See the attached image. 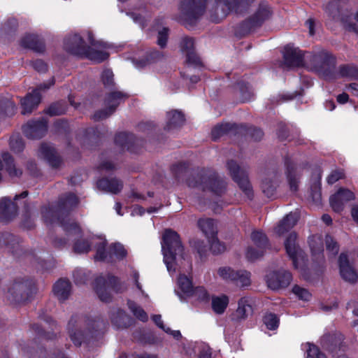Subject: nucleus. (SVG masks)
Listing matches in <instances>:
<instances>
[{
    "label": "nucleus",
    "instance_id": "f257e3e1",
    "mask_svg": "<svg viewBox=\"0 0 358 358\" xmlns=\"http://www.w3.org/2000/svg\"><path fill=\"white\" fill-rule=\"evenodd\" d=\"M65 48L74 55L85 56L96 63L104 61L109 55L105 50V45L95 41L91 34H88L85 38L78 34L69 36L65 41Z\"/></svg>",
    "mask_w": 358,
    "mask_h": 358
},
{
    "label": "nucleus",
    "instance_id": "f03ea898",
    "mask_svg": "<svg viewBox=\"0 0 358 358\" xmlns=\"http://www.w3.org/2000/svg\"><path fill=\"white\" fill-rule=\"evenodd\" d=\"M162 250L164 262L168 271L174 273L183 258V248L181 245L178 234L171 229H166L162 236Z\"/></svg>",
    "mask_w": 358,
    "mask_h": 358
},
{
    "label": "nucleus",
    "instance_id": "7ed1b4c3",
    "mask_svg": "<svg viewBox=\"0 0 358 358\" xmlns=\"http://www.w3.org/2000/svg\"><path fill=\"white\" fill-rule=\"evenodd\" d=\"M311 67L326 80L336 78V73L334 72L335 59L326 51H322L313 56Z\"/></svg>",
    "mask_w": 358,
    "mask_h": 358
},
{
    "label": "nucleus",
    "instance_id": "20e7f679",
    "mask_svg": "<svg viewBox=\"0 0 358 358\" xmlns=\"http://www.w3.org/2000/svg\"><path fill=\"white\" fill-rule=\"evenodd\" d=\"M99 243L101 245L96 250L95 256L96 259L103 260L106 262H113L117 259H122L127 255V250L124 246L120 243L112 244L108 250H106V241L104 238L96 239ZM97 241H96V243Z\"/></svg>",
    "mask_w": 358,
    "mask_h": 358
},
{
    "label": "nucleus",
    "instance_id": "39448f33",
    "mask_svg": "<svg viewBox=\"0 0 358 358\" xmlns=\"http://www.w3.org/2000/svg\"><path fill=\"white\" fill-rule=\"evenodd\" d=\"M285 248L296 268L304 262L303 252L296 243V234L294 232L289 234L285 241Z\"/></svg>",
    "mask_w": 358,
    "mask_h": 358
},
{
    "label": "nucleus",
    "instance_id": "423d86ee",
    "mask_svg": "<svg viewBox=\"0 0 358 358\" xmlns=\"http://www.w3.org/2000/svg\"><path fill=\"white\" fill-rule=\"evenodd\" d=\"M255 246L248 248L246 257L250 260H255L263 255L267 245V238L261 231H254L251 235Z\"/></svg>",
    "mask_w": 358,
    "mask_h": 358
},
{
    "label": "nucleus",
    "instance_id": "0eeeda50",
    "mask_svg": "<svg viewBox=\"0 0 358 358\" xmlns=\"http://www.w3.org/2000/svg\"><path fill=\"white\" fill-rule=\"evenodd\" d=\"M338 268L340 275L345 281L350 283H355L357 281L358 273L345 253H341L339 256Z\"/></svg>",
    "mask_w": 358,
    "mask_h": 358
},
{
    "label": "nucleus",
    "instance_id": "6e6552de",
    "mask_svg": "<svg viewBox=\"0 0 358 358\" xmlns=\"http://www.w3.org/2000/svg\"><path fill=\"white\" fill-rule=\"evenodd\" d=\"M291 280V273L285 270L271 272L266 276L268 286L273 290L288 286Z\"/></svg>",
    "mask_w": 358,
    "mask_h": 358
},
{
    "label": "nucleus",
    "instance_id": "1a4fd4ad",
    "mask_svg": "<svg viewBox=\"0 0 358 358\" xmlns=\"http://www.w3.org/2000/svg\"><path fill=\"white\" fill-rule=\"evenodd\" d=\"M354 199L355 194L352 192L345 188H340L330 197V203L334 211L340 212L347 202Z\"/></svg>",
    "mask_w": 358,
    "mask_h": 358
},
{
    "label": "nucleus",
    "instance_id": "9d476101",
    "mask_svg": "<svg viewBox=\"0 0 358 358\" xmlns=\"http://www.w3.org/2000/svg\"><path fill=\"white\" fill-rule=\"evenodd\" d=\"M52 85H53L52 80L50 83L49 86L41 85L38 90L33 91V92L31 94L27 95L22 101V113L23 115L31 113V111L39 104V103L41 101V94L38 92V90L47 89Z\"/></svg>",
    "mask_w": 358,
    "mask_h": 358
},
{
    "label": "nucleus",
    "instance_id": "9b49d317",
    "mask_svg": "<svg viewBox=\"0 0 358 358\" xmlns=\"http://www.w3.org/2000/svg\"><path fill=\"white\" fill-rule=\"evenodd\" d=\"M124 95L120 92H114L109 94L106 100V104L108 106L107 111H99L96 113L94 117L95 120H101L107 117L112 114L120 101L123 99Z\"/></svg>",
    "mask_w": 358,
    "mask_h": 358
},
{
    "label": "nucleus",
    "instance_id": "f8f14e48",
    "mask_svg": "<svg viewBox=\"0 0 358 358\" xmlns=\"http://www.w3.org/2000/svg\"><path fill=\"white\" fill-rule=\"evenodd\" d=\"M23 131L28 138H41L47 131L46 122L43 120L29 122L24 126Z\"/></svg>",
    "mask_w": 358,
    "mask_h": 358
},
{
    "label": "nucleus",
    "instance_id": "ddd939ff",
    "mask_svg": "<svg viewBox=\"0 0 358 358\" xmlns=\"http://www.w3.org/2000/svg\"><path fill=\"white\" fill-rule=\"evenodd\" d=\"M206 1V0L185 1L182 3L181 8L189 15L196 17L204 12Z\"/></svg>",
    "mask_w": 358,
    "mask_h": 358
},
{
    "label": "nucleus",
    "instance_id": "4468645a",
    "mask_svg": "<svg viewBox=\"0 0 358 358\" xmlns=\"http://www.w3.org/2000/svg\"><path fill=\"white\" fill-rule=\"evenodd\" d=\"M252 313L250 300L248 297H243L238 302V308L233 315L232 319L236 321L245 320Z\"/></svg>",
    "mask_w": 358,
    "mask_h": 358
},
{
    "label": "nucleus",
    "instance_id": "2eb2a0df",
    "mask_svg": "<svg viewBox=\"0 0 358 358\" xmlns=\"http://www.w3.org/2000/svg\"><path fill=\"white\" fill-rule=\"evenodd\" d=\"M39 155L46 159L52 166H58L62 162L55 148L50 145H42L39 149Z\"/></svg>",
    "mask_w": 358,
    "mask_h": 358
},
{
    "label": "nucleus",
    "instance_id": "dca6fc26",
    "mask_svg": "<svg viewBox=\"0 0 358 358\" xmlns=\"http://www.w3.org/2000/svg\"><path fill=\"white\" fill-rule=\"evenodd\" d=\"M298 216L296 213H289L284 217L275 228L276 235L280 236L288 232L296 223Z\"/></svg>",
    "mask_w": 358,
    "mask_h": 358
},
{
    "label": "nucleus",
    "instance_id": "f3484780",
    "mask_svg": "<svg viewBox=\"0 0 358 358\" xmlns=\"http://www.w3.org/2000/svg\"><path fill=\"white\" fill-rule=\"evenodd\" d=\"M229 303V297L224 294L213 295L211 298V307L217 315L223 314Z\"/></svg>",
    "mask_w": 358,
    "mask_h": 358
},
{
    "label": "nucleus",
    "instance_id": "a211bd4d",
    "mask_svg": "<svg viewBox=\"0 0 358 358\" xmlns=\"http://www.w3.org/2000/svg\"><path fill=\"white\" fill-rule=\"evenodd\" d=\"M115 278H110L108 281H106L103 278H99L96 281V292L99 298L102 301L107 302L110 298V293L108 292V287L115 282Z\"/></svg>",
    "mask_w": 358,
    "mask_h": 358
},
{
    "label": "nucleus",
    "instance_id": "6ab92c4d",
    "mask_svg": "<svg viewBox=\"0 0 358 358\" xmlns=\"http://www.w3.org/2000/svg\"><path fill=\"white\" fill-rule=\"evenodd\" d=\"M96 188L106 193L116 194L122 188V183L120 180H96Z\"/></svg>",
    "mask_w": 358,
    "mask_h": 358
},
{
    "label": "nucleus",
    "instance_id": "aec40b11",
    "mask_svg": "<svg viewBox=\"0 0 358 358\" xmlns=\"http://www.w3.org/2000/svg\"><path fill=\"white\" fill-rule=\"evenodd\" d=\"M189 174L185 175L186 178L192 179H213L216 177L215 171L210 169L191 167L189 166Z\"/></svg>",
    "mask_w": 358,
    "mask_h": 358
},
{
    "label": "nucleus",
    "instance_id": "412c9836",
    "mask_svg": "<svg viewBox=\"0 0 358 358\" xmlns=\"http://www.w3.org/2000/svg\"><path fill=\"white\" fill-rule=\"evenodd\" d=\"M53 292L59 300H65L71 293V284L68 280H59L55 284Z\"/></svg>",
    "mask_w": 358,
    "mask_h": 358
},
{
    "label": "nucleus",
    "instance_id": "4be33fe9",
    "mask_svg": "<svg viewBox=\"0 0 358 358\" xmlns=\"http://www.w3.org/2000/svg\"><path fill=\"white\" fill-rule=\"evenodd\" d=\"M96 239H102V238H92L90 241L85 238L77 240L74 243L73 250L76 253L81 254L87 252L90 250L92 245H95L97 249L101 245L99 243V241L96 243V241L94 240Z\"/></svg>",
    "mask_w": 358,
    "mask_h": 358
},
{
    "label": "nucleus",
    "instance_id": "5701e85b",
    "mask_svg": "<svg viewBox=\"0 0 358 358\" xmlns=\"http://www.w3.org/2000/svg\"><path fill=\"white\" fill-rule=\"evenodd\" d=\"M178 287L180 292H178L180 297H189L194 289L191 279L185 275H180L178 279Z\"/></svg>",
    "mask_w": 358,
    "mask_h": 358
},
{
    "label": "nucleus",
    "instance_id": "b1692460",
    "mask_svg": "<svg viewBox=\"0 0 358 358\" xmlns=\"http://www.w3.org/2000/svg\"><path fill=\"white\" fill-rule=\"evenodd\" d=\"M182 49L187 55V62L189 64H197L199 59L192 51L194 48V41L192 38H185L182 41Z\"/></svg>",
    "mask_w": 358,
    "mask_h": 358
},
{
    "label": "nucleus",
    "instance_id": "393cba45",
    "mask_svg": "<svg viewBox=\"0 0 358 358\" xmlns=\"http://www.w3.org/2000/svg\"><path fill=\"white\" fill-rule=\"evenodd\" d=\"M184 121V116L180 112L171 111L167 114L166 129L168 130L175 129L182 124Z\"/></svg>",
    "mask_w": 358,
    "mask_h": 358
},
{
    "label": "nucleus",
    "instance_id": "a878e982",
    "mask_svg": "<svg viewBox=\"0 0 358 358\" xmlns=\"http://www.w3.org/2000/svg\"><path fill=\"white\" fill-rule=\"evenodd\" d=\"M194 182H200L199 186L201 187H207L210 191L215 194H221L224 190V184L223 180H193Z\"/></svg>",
    "mask_w": 358,
    "mask_h": 358
},
{
    "label": "nucleus",
    "instance_id": "bb28decb",
    "mask_svg": "<svg viewBox=\"0 0 358 358\" xmlns=\"http://www.w3.org/2000/svg\"><path fill=\"white\" fill-rule=\"evenodd\" d=\"M3 161L6 163L5 171L8 173V176L11 178H20L22 176V171L16 169L13 164V158L9 154H4L3 155Z\"/></svg>",
    "mask_w": 358,
    "mask_h": 358
},
{
    "label": "nucleus",
    "instance_id": "cd10ccee",
    "mask_svg": "<svg viewBox=\"0 0 358 358\" xmlns=\"http://www.w3.org/2000/svg\"><path fill=\"white\" fill-rule=\"evenodd\" d=\"M336 78L343 77L349 79L358 78V69L356 66L351 65H346L341 66L338 71L336 73Z\"/></svg>",
    "mask_w": 358,
    "mask_h": 358
},
{
    "label": "nucleus",
    "instance_id": "c85d7f7f",
    "mask_svg": "<svg viewBox=\"0 0 358 358\" xmlns=\"http://www.w3.org/2000/svg\"><path fill=\"white\" fill-rule=\"evenodd\" d=\"M217 275L225 281H235L238 279V271H234L229 266H222L217 269Z\"/></svg>",
    "mask_w": 358,
    "mask_h": 358
},
{
    "label": "nucleus",
    "instance_id": "c756f323",
    "mask_svg": "<svg viewBox=\"0 0 358 358\" xmlns=\"http://www.w3.org/2000/svg\"><path fill=\"white\" fill-rule=\"evenodd\" d=\"M198 227L207 236H213L215 234V222L210 218H201L198 220Z\"/></svg>",
    "mask_w": 358,
    "mask_h": 358
},
{
    "label": "nucleus",
    "instance_id": "7c9ffc66",
    "mask_svg": "<svg viewBox=\"0 0 358 358\" xmlns=\"http://www.w3.org/2000/svg\"><path fill=\"white\" fill-rule=\"evenodd\" d=\"M284 57L285 60L291 64H298L301 61L299 50L289 45L285 48Z\"/></svg>",
    "mask_w": 358,
    "mask_h": 358
},
{
    "label": "nucleus",
    "instance_id": "2f4dec72",
    "mask_svg": "<svg viewBox=\"0 0 358 358\" xmlns=\"http://www.w3.org/2000/svg\"><path fill=\"white\" fill-rule=\"evenodd\" d=\"M227 168L234 178L243 179L248 177V171L245 169L241 168L235 162H229Z\"/></svg>",
    "mask_w": 358,
    "mask_h": 358
},
{
    "label": "nucleus",
    "instance_id": "473e14b6",
    "mask_svg": "<svg viewBox=\"0 0 358 358\" xmlns=\"http://www.w3.org/2000/svg\"><path fill=\"white\" fill-rule=\"evenodd\" d=\"M111 321L118 328L124 327L126 326V320L127 318L125 313L120 310H116L113 312L111 314Z\"/></svg>",
    "mask_w": 358,
    "mask_h": 358
},
{
    "label": "nucleus",
    "instance_id": "72a5a7b5",
    "mask_svg": "<svg viewBox=\"0 0 358 358\" xmlns=\"http://www.w3.org/2000/svg\"><path fill=\"white\" fill-rule=\"evenodd\" d=\"M78 203V197L73 194H69L62 197L60 201V205L64 209H71L76 206Z\"/></svg>",
    "mask_w": 358,
    "mask_h": 358
},
{
    "label": "nucleus",
    "instance_id": "f704fd0d",
    "mask_svg": "<svg viewBox=\"0 0 358 358\" xmlns=\"http://www.w3.org/2000/svg\"><path fill=\"white\" fill-rule=\"evenodd\" d=\"M322 237L319 235L313 236L309 240V245L313 255L320 253L323 251Z\"/></svg>",
    "mask_w": 358,
    "mask_h": 358
},
{
    "label": "nucleus",
    "instance_id": "c9c22d12",
    "mask_svg": "<svg viewBox=\"0 0 358 358\" xmlns=\"http://www.w3.org/2000/svg\"><path fill=\"white\" fill-rule=\"evenodd\" d=\"M303 348L306 350V358H327L326 356L320 352L318 348L310 343H306L303 345Z\"/></svg>",
    "mask_w": 358,
    "mask_h": 358
},
{
    "label": "nucleus",
    "instance_id": "e433bc0d",
    "mask_svg": "<svg viewBox=\"0 0 358 358\" xmlns=\"http://www.w3.org/2000/svg\"><path fill=\"white\" fill-rule=\"evenodd\" d=\"M263 321L266 328L269 330H275L279 326V319L273 313L266 314Z\"/></svg>",
    "mask_w": 358,
    "mask_h": 358
},
{
    "label": "nucleus",
    "instance_id": "4c0bfd02",
    "mask_svg": "<svg viewBox=\"0 0 358 358\" xmlns=\"http://www.w3.org/2000/svg\"><path fill=\"white\" fill-rule=\"evenodd\" d=\"M16 205L8 197H3L0 200V211L3 214H7L10 211L15 212Z\"/></svg>",
    "mask_w": 358,
    "mask_h": 358
},
{
    "label": "nucleus",
    "instance_id": "58836bf2",
    "mask_svg": "<svg viewBox=\"0 0 358 358\" xmlns=\"http://www.w3.org/2000/svg\"><path fill=\"white\" fill-rule=\"evenodd\" d=\"M128 306L131 311L137 318H138L141 321H146L148 320V315L146 313L141 307L137 306L134 302L129 301Z\"/></svg>",
    "mask_w": 358,
    "mask_h": 358
},
{
    "label": "nucleus",
    "instance_id": "ea45409f",
    "mask_svg": "<svg viewBox=\"0 0 358 358\" xmlns=\"http://www.w3.org/2000/svg\"><path fill=\"white\" fill-rule=\"evenodd\" d=\"M208 293L203 287H194L189 297H193L196 300L205 301L208 299Z\"/></svg>",
    "mask_w": 358,
    "mask_h": 358
},
{
    "label": "nucleus",
    "instance_id": "a19ab883",
    "mask_svg": "<svg viewBox=\"0 0 358 358\" xmlns=\"http://www.w3.org/2000/svg\"><path fill=\"white\" fill-rule=\"evenodd\" d=\"M189 165L186 163H178L174 165L171 171L177 177H186L189 174Z\"/></svg>",
    "mask_w": 358,
    "mask_h": 358
},
{
    "label": "nucleus",
    "instance_id": "79ce46f5",
    "mask_svg": "<svg viewBox=\"0 0 358 358\" xmlns=\"http://www.w3.org/2000/svg\"><path fill=\"white\" fill-rule=\"evenodd\" d=\"M195 351L199 353V358H212L210 347L205 344H197L194 347Z\"/></svg>",
    "mask_w": 358,
    "mask_h": 358
},
{
    "label": "nucleus",
    "instance_id": "37998d69",
    "mask_svg": "<svg viewBox=\"0 0 358 358\" xmlns=\"http://www.w3.org/2000/svg\"><path fill=\"white\" fill-rule=\"evenodd\" d=\"M238 279L235 281L241 287H247L250 285V274L246 271H238Z\"/></svg>",
    "mask_w": 358,
    "mask_h": 358
},
{
    "label": "nucleus",
    "instance_id": "c03bdc74",
    "mask_svg": "<svg viewBox=\"0 0 358 358\" xmlns=\"http://www.w3.org/2000/svg\"><path fill=\"white\" fill-rule=\"evenodd\" d=\"M293 293L300 299L303 301H309L311 298V294L306 289L299 286H294L293 287Z\"/></svg>",
    "mask_w": 358,
    "mask_h": 358
},
{
    "label": "nucleus",
    "instance_id": "a18cd8bd",
    "mask_svg": "<svg viewBox=\"0 0 358 358\" xmlns=\"http://www.w3.org/2000/svg\"><path fill=\"white\" fill-rule=\"evenodd\" d=\"M325 244L327 250L332 255H335L338 252V245L336 242L330 236H326Z\"/></svg>",
    "mask_w": 358,
    "mask_h": 358
},
{
    "label": "nucleus",
    "instance_id": "49530a36",
    "mask_svg": "<svg viewBox=\"0 0 358 358\" xmlns=\"http://www.w3.org/2000/svg\"><path fill=\"white\" fill-rule=\"evenodd\" d=\"M213 239L210 243V249L215 254H219L225 250V246L219 241L214 235L212 236Z\"/></svg>",
    "mask_w": 358,
    "mask_h": 358
},
{
    "label": "nucleus",
    "instance_id": "de8ad7c7",
    "mask_svg": "<svg viewBox=\"0 0 358 358\" xmlns=\"http://www.w3.org/2000/svg\"><path fill=\"white\" fill-rule=\"evenodd\" d=\"M22 44L26 48L37 50L36 41L34 36L29 35L24 37L22 41Z\"/></svg>",
    "mask_w": 358,
    "mask_h": 358
},
{
    "label": "nucleus",
    "instance_id": "09e8293b",
    "mask_svg": "<svg viewBox=\"0 0 358 358\" xmlns=\"http://www.w3.org/2000/svg\"><path fill=\"white\" fill-rule=\"evenodd\" d=\"M238 185L248 197L252 196V189L249 180H238Z\"/></svg>",
    "mask_w": 358,
    "mask_h": 358
},
{
    "label": "nucleus",
    "instance_id": "8fccbe9b",
    "mask_svg": "<svg viewBox=\"0 0 358 358\" xmlns=\"http://www.w3.org/2000/svg\"><path fill=\"white\" fill-rule=\"evenodd\" d=\"M168 38V29L166 28H163L162 30L159 31L158 36H157V43L161 47H164L166 44Z\"/></svg>",
    "mask_w": 358,
    "mask_h": 358
},
{
    "label": "nucleus",
    "instance_id": "3c124183",
    "mask_svg": "<svg viewBox=\"0 0 358 358\" xmlns=\"http://www.w3.org/2000/svg\"><path fill=\"white\" fill-rule=\"evenodd\" d=\"M113 73L110 70H106L102 73V80L105 85L113 84Z\"/></svg>",
    "mask_w": 358,
    "mask_h": 358
},
{
    "label": "nucleus",
    "instance_id": "603ef678",
    "mask_svg": "<svg viewBox=\"0 0 358 358\" xmlns=\"http://www.w3.org/2000/svg\"><path fill=\"white\" fill-rule=\"evenodd\" d=\"M11 148L15 152H20L23 149V143L20 139L12 138L10 142Z\"/></svg>",
    "mask_w": 358,
    "mask_h": 358
},
{
    "label": "nucleus",
    "instance_id": "864d4df0",
    "mask_svg": "<svg viewBox=\"0 0 358 358\" xmlns=\"http://www.w3.org/2000/svg\"><path fill=\"white\" fill-rule=\"evenodd\" d=\"M271 12L267 7H264L259 10L257 13L258 20H264L270 16Z\"/></svg>",
    "mask_w": 358,
    "mask_h": 358
},
{
    "label": "nucleus",
    "instance_id": "5fc2aeb1",
    "mask_svg": "<svg viewBox=\"0 0 358 358\" xmlns=\"http://www.w3.org/2000/svg\"><path fill=\"white\" fill-rule=\"evenodd\" d=\"M262 189L264 192L268 196L273 195L274 189L271 186V180H264V182L262 184Z\"/></svg>",
    "mask_w": 358,
    "mask_h": 358
},
{
    "label": "nucleus",
    "instance_id": "6e6d98bb",
    "mask_svg": "<svg viewBox=\"0 0 358 358\" xmlns=\"http://www.w3.org/2000/svg\"><path fill=\"white\" fill-rule=\"evenodd\" d=\"M225 131V129L222 125L217 126L215 127L212 131V136L214 138H218L220 136H221L224 131Z\"/></svg>",
    "mask_w": 358,
    "mask_h": 358
},
{
    "label": "nucleus",
    "instance_id": "4d7b16f0",
    "mask_svg": "<svg viewBox=\"0 0 358 358\" xmlns=\"http://www.w3.org/2000/svg\"><path fill=\"white\" fill-rule=\"evenodd\" d=\"M64 227L69 233L78 234L80 231L79 227L75 222H71L69 224V226H65Z\"/></svg>",
    "mask_w": 358,
    "mask_h": 358
},
{
    "label": "nucleus",
    "instance_id": "13d9d810",
    "mask_svg": "<svg viewBox=\"0 0 358 358\" xmlns=\"http://www.w3.org/2000/svg\"><path fill=\"white\" fill-rule=\"evenodd\" d=\"M16 111V106L12 102H8L6 105V115L10 116L13 115Z\"/></svg>",
    "mask_w": 358,
    "mask_h": 358
},
{
    "label": "nucleus",
    "instance_id": "bf43d9fd",
    "mask_svg": "<svg viewBox=\"0 0 358 358\" xmlns=\"http://www.w3.org/2000/svg\"><path fill=\"white\" fill-rule=\"evenodd\" d=\"M224 6L226 7V10H230L231 9V6L229 3H226L224 1L219 0L217 2V13H218L219 9L225 10Z\"/></svg>",
    "mask_w": 358,
    "mask_h": 358
},
{
    "label": "nucleus",
    "instance_id": "052dcab7",
    "mask_svg": "<svg viewBox=\"0 0 358 358\" xmlns=\"http://www.w3.org/2000/svg\"><path fill=\"white\" fill-rule=\"evenodd\" d=\"M20 285L18 284L14 285L11 288L9 289V293L13 296V298L15 299H17V294L20 292Z\"/></svg>",
    "mask_w": 358,
    "mask_h": 358
},
{
    "label": "nucleus",
    "instance_id": "680f3d73",
    "mask_svg": "<svg viewBox=\"0 0 358 358\" xmlns=\"http://www.w3.org/2000/svg\"><path fill=\"white\" fill-rule=\"evenodd\" d=\"M345 177V175L342 170H336L331 173L330 179H341Z\"/></svg>",
    "mask_w": 358,
    "mask_h": 358
},
{
    "label": "nucleus",
    "instance_id": "e2e57ef3",
    "mask_svg": "<svg viewBox=\"0 0 358 358\" xmlns=\"http://www.w3.org/2000/svg\"><path fill=\"white\" fill-rule=\"evenodd\" d=\"M152 320L153 321L155 322V323L161 329H162L164 331V329H166V328L164 327V325L163 324V322L162 321V319H161V315H154L152 317Z\"/></svg>",
    "mask_w": 358,
    "mask_h": 358
},
{
    "label": "nucleus",
    "instance_id": "0e129e2a",
    "mask_svg": "<svg viewBox=\"0 0 358 358\" xmlns=\"http://www.w3.org/2000/svg\"><path fill=\"white\" fill-rule=\"evenodd\" d=\"M127 138V135L126 134H120L115 138V142L122 146L126 145V143L123 141L124 139Z\"/></svg>",
    "mask_w": 358,
    "mask_h": 358
},
{
    "label": "nucleus",
    "instance_id": "69168bd1",
    "mask_svg": "<svg viewBox=\"0 0 358 358\" xmlns=\"http://www.w3.org/2000/svg\"><path fill=\"white\" fill-rule=\"evenodd\" d=\"M34 68L37 71L43 72L46 70V65L41 61H37L34 64Z\"/></svg>",
    "mask_w": 358,
    "mask_h": 358
},
{
    "label": "nucleus",
    "instance_id": "338daca9",
    "mask_svg": "<svg viewBox=\"0 0 358 358\" xmlns=\"http://www.w3.org/2000/svg\"><path fill=\"white\" fill-rule=\"evenodd\" d=\"M351 215L353 220L358 223V206H353L351 209Z\"/></svg>",
    "mask_w": 358,
    "mask_h": 358
},
{
    "label": "nucleus",
    "instance_id": "774afa93",
    "mask_svg": "<svg viewBox=\"0 0 358 358\" xmlns=\"http://www.w3.org/2000/svg\"><path fill=\"white\" fill-rule=\"evenodd\" d=\"M348 95L346 93H343L337 96V101L340 103H345L348 101Z\"/></svg>",
    "mask_w": 358,
    "mask_h": 358
}]
</instances>
